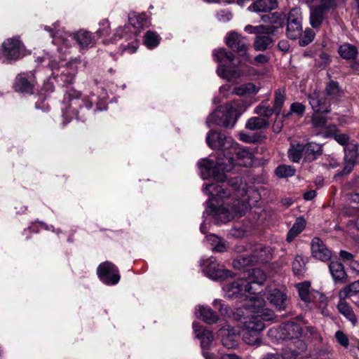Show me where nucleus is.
I'll return each instance as SVG.
<instances>
[{"label": "nucleus", "mask_w": 359, "mask_h": 359, "mask_svg": "<svg viewBox=\"0 0 359 359\" xmlns=\"http://www.w3.org/2000/svg\"><path fill=\"white\" fill-rule=\"evenodd\" d=\"M233 192L221 185L210 184L205 187V192L212 196L208 201L207 212L209 215L225 222L234 217H241L245 212V204L239 198L246 195V184L241 177L230 179L228 182Z\"/></svg>", "instance_id": "obj_1"}, {"label": "nucleus", "mask_w": 359, "mask_h": 359, "mask_svg": "<svg viewBox=\"0 0 359 359\" xmlns=\"http://www.w3.org/2000/svg\"><path fill=\"white\" fill-rule=\"evenodd\" d=\"M235 154L236 157L240 160H246L245 163L246 165L248 163L250 164L252 162V154L247 148H241L238 147L236 143V148L229 149L228 151V156L225 159L219 158L217 162L208 158L201 159L198 165L201 169L202 175L204 177H212L217 182H224L226 177L224 172L231 171L234 166V158L232 154Z\"/></svg>", "instance_id": "obj_2"}, {"label": "nucleus", "mask_w": 359, "mask_h": 359, "mask_svg": "<svg viewBox=\"0 0 359 359\" xmlns=\"http://www.w3.org/2000/svg\"><path fill=\"white\" fill-rule=\"evenodd\" d=\"M266 280V274L259 269H252L248 279L241 278L226 285L224 290L229 297L245 296L246 293L259 294V290Z\"/></svg>", "instance_id": "obj_3"}, {"label": "nucleus", "mask_w": 359, "mask_h": 359, "mask_svg": "<svg viewBox=\"0 0 359 359\" xmlns=\"http://www.w3.org/2000/svg\"><path fill=\"white\" fill-rule=\"evenodd\" d=\"M241 100H234L212 112L207 118V124L217 125L224 128H232L238 116V108L241 107Z\"/></svg>", "instance_id": "obj_4"}, {"label": "nucleus", "mask_w": 359, "mask_h": 359, "mask_svg": "<svg viewBox=\"0 0 359 359\" xmlns=\"http://www.w3.org/2000/svg\"><path fill=\"white\" fill-rule=\"evenodd\" d=\"M254 307H257L253 310L256 315L253 316L248 321L245 322V328L253 332H260L264 329V320H270L272 319L273 313L271 310L266 309L265 302L263 299L256 297L253 304Z\"/></svg>", "instance_id": "obj_5"}, {"label": "nucleus", "mask_w": 359, "mask_h": 359, "mask_svg": "<svg viewBox=\"0 0 359 359\" xmlns=\"http://www.w3.org/2000/svg\"><path fill=\"white\" fill-rule=\"evenodd\" d=\"M337 7V0H321L310 9V25L314 29H319L327 18V13Z\"/></svg>", "instance_id": "obj_6"}, {"label": "nucleus", "mask_w": 359, "mask_h": 359, "mask_svg": "<svg viewBox=\"0 0 359 359\" xmlns=\"http://www.w3.org/2000/svg\"><path fill=\"white\" fill-rule=\"evenodd\" d=\"M25 46L18 37L7 39L1 45V55L7 61H16L23 57Z\"/></svg>", "instance_id": "obj_7"}, {"label": "nucleus", "mask_w": 359, "mask_h": 359, "mask_svg": "<svg viewBox=\"0 0 359 359\" xmlns=\"http://www.w3.org/2000/svg\"><path fill=\"white\" fill-rule=\"evenodd\" d=\"M302 14L300 8H294L290 11L287 15L286 35L292 39L296 40L303 33Z\"/></svg>", "instance_id": "obj_8"}, {"label": "nucleus", "mask_w": 359, "mask_h": 359, "mask_svg": "<svg viewBox=\"0 0 359 359\" xmlns=\"http://www.w3.org/2000/svg\"><path fill=\"white\" fill-rule=\"evenodd\" d=\"M206 142L212 149L229 151L236 147V142L230 136L217 130H210L206 136Z\"/></svg>", "instance_id": "obj_9"}, {"label": "nucleus", "mask_w": 359, "mask_h": 359, "mask_svg": "<svg viewBox=\"0 0 359 359\" xmlns=\"http://www.w3.org/2000/svg\"><path fill=\"white\" fill-rule=\"evenodd\" d=\"M201 266L203 273L214 280H224L232 276L231 271L226 269L213 258L203 260Z\"/></svg>", "instance_id": "obj_10"}, {"label": "nucleus", "mask_w": 359, "mask_h": 359, "mask_svg": "<svg viewBox=\"0 0 359 359\" xmlns=\"http://www.w3.org/2000/svg\"><path fill=\"white\" fill-rule=\"evenodd\" d=\"M226 45L236 52L244 60L252 62L248 53V43L247 39L237 32H231L226 38Z\"/></svg>", "instance_id": "obj_11"}, {"label": "nucleus", "mask_w": 359, "mask_h": 359, "mask_svg": "<svg viewBox=\"0 0 359 359\" xmlns=\"http://www.w3.org/2000/svg\"><path fill=\"white\" fill-rule=\"evenodd\" d=\"M99 278L106 285H116L121 278L118 268L111 262L100 264L97 269Z\"/></svg>", "instance_id": "obj_12"}, {"label": "nucleus", "mask_w": 359, "mask_h": 359, "mask_svg": "<svg viewBox=\"0 0 359 359\" xmlns=\"http://www.w3.org/2000/svg\"><path fill=\"white\" fill-rule=\"evenodd\" d=\"M309 102L314 112L318 114H328L331 111L330 100L319 93L313 92L308 95Z\"/></svg>", "instance_id": "obj_13"}, {"label": "nucleus", "mask_w": 359, "mask_h": 359, "mask_svg": "<svg viewBox=\"0 0 359 359\" xmlns=\"http://www.w3.org/2000/svg\"><path fill=\"white\" fill-rule=\"evenodd\" d=\"M217 336L221 339L222 344L227 348L237 346L239 330L229 325H226L218 330Z\"/></svg>", "instance_id": "obj_14"}, {"label": "nucleus", "mask_w": 359, "mask_h": 359, "mask_svg": "<svg viewBox=\"0 0 359 359\" xmlns=\"http://www.w3.org/2000/svg\"><path fill=\"white\" fill-rule=\"evenodd\" d=\"M312 255L323 262H327L332 257L331 251L326 247L323 241L318 237L313 238L311 243Z\"/></svg>", "instance_id": "obj_15"}, {"label": "nucleus", "mask_w": 359, "mask_h": 359, "mask_svg": "<svg viewBox=\"0 0 359 359\" xmlns=\"http://www.w3.org/2000/svg\"><path fill=\"white\" fill-rule=\"evenodd\" d=\"M13 88L15 91L20 93L32 94L34 88L33 80L26 73L19 74L15 79Z\"/></svg>", "instance_id": "obj_16"}, {"label": "nucleus", "mask_w": 359, "mask_h": 359, "mask_svg": "<svg viewBox=\"0 0 359 359\" xmlns=\"http://www.w3.org/2000/svg\"><path fill=\"white\" fill-rule=\"evenodd\" d=\"M257 250L262 251V248L258 246L254 254L246 253L241 255L233 259L232 265L234 269H242L245 266L253 265L255 263L259 262V255Z\"/></svg>", "instance_id": "obj_17"}, {"label": "nucleus", "mask_w": 359, "mask_h": 359, "mask_svg": "<svg viewBox=\"0 0 359 359\" xmlns=\"http://www.w3.org/2000/svg\"><path fill=\"white\" fill-rule=\"evenodd\" d=\"M65 96L66 99L71 102L70 107L76 104L81 106V102H82L87 109H90L93 102H95L94 94H91L88 98L80 100L81 93L75 90H69Z\"/></svg>", "instance_id": "obj_18"}, {"label": "nucleus", "mask_w": 359, "mask_h": 359, "mask_svg": "<svg viewBox=\"0 0 359 359\" xmlns=\"http://www.w3.org/2000/svg\"><path fill=\"white\" fill-rule=\"evenodd\" d=\"M267 299L279 311H283L287 307V295L279 289L275 288L272 290L269 294Z\"/></svg>", "instance_id": "obj_19"}, {"label": "nucleus", "mask_w": 359, "mask_h": 359, "mask_svg": "<svg viewBox=\"0 0 359 359\" xmlns=\"http://www.w3.org/2000/svg\"><path fill=\"white\" fill-rule=\"evenodd\" d=\"M281 336L285 339L299 338L302 334L300 326L294 323L288 322L280 327Z\"/></svg>", "instance_id": "obj_20"}, {"label": "nucleus", "mask_w": 359, "mask_h": 359, "mask_svg": "<svg viewBox=\"0 0 359 359\" xmlns=\"http://www.w3.org/2000/svg\"><path fill=\"white\" fill-rule=\"evenodd\" d=\"M329 269L335 283H344L346 281L347 274L341 262L332 261L329 265Z\"/></svg>", "instance_id": "obj_21"}, {"label": "nucleus", "mask_w": 359, "mask_h": 359, "mask_svg": "<svg viewBox=\"0 0 359 359\" xmlns=\"http://www.w3.org/2000/svg\"><path fill=\"white\" fill-rule=\"evenodd\" d=\"M322 151L321 145L315 142H309L304 145V159L305 161L311 162L320 156Z\"/></svg>", "instance_id": "obj_22"}, {"label": "nucleus", "mask_w": 359, "mask_h": 359, "mask_svg": "<svg viewBox=\"0 0 359 359\" xmlns=\"http://www.w3.org/2000/svg\"><path fill=\"white\" fill-rule=\"evenodd\" d=\"M73 39L82 48L92 47L95 44L92 34L86 30H79L74 34Z\"/></svg>", "instance_id": "obj_23"}, {"label": "nucleus", "mask_w": 359, "mask_h": 359, "mask_svg": "<svg viewBox=\"0 0 359 359\" xmlns=\"http://www.w3.org/2000/svg\"><path fill=\"white\" fill-rule=\"evenodd\" d=\"M196 336L201 340L203 350L209 349L213 341V334L210 330L206 329L195 330Z\"/></svg>", "instance_id": "obj_24"}, {"label": "nucleus", "mask_w": 359, "mask_h": 359, "mask_svg": "<svg viewBox=\"0 0 359 359\" xmlns=\"http://www.w3.org/2000/svg\"><path fill=\"white\" fill-rule=\"evenodd\" d=\"M278 6L277 0H257L252 5L255 12H270Z\"/></svg>", "instance_id": "obj_25"}, {"label": "nucleus", "mask_w": 359, "mask_h": 359, "mask_svg": "<svg viewBox=\"0 0 359 359\" xmlns=\"http://www.w3.org/2000/svg\"><path fill=\"white\" fill-rule=\"evenodd\" d=\"M306 220L303 217H298L287 234V241L290 243L305 228Z\"/></svg>", "instance_id": "obj_26"}, {"label": "nucleus", "mask_w": 359, "mask_h": 359, "mask_svg": "<svg viewBox=\"0 0 359 359\" xmlns=\"http://www.w3.org/2000/svg\"><path fill=\"white\" fill-rule=\"evenodd\" d=\"M299 296L305 302H311L316 296L310 292L311 284L309 282H304L296 285Z\"/></svg>", "instance_id": "obj_27"}, {"label": "nucleus", "mask_w": 359, "mask_h": 359, "mask_svg": "<svg viewBox=\"0 0 359 359\" xmlns=\"http://www.w3.org/2000/svg\"><path fill=\"white\" fill-rule=\"evenodd\" d=\"M341 93V90L337 81L331 80L326 84L325 88V96L327 97L330 102L332 100L337 99L340 96Z\"/></svg>", "instance_id": "obj_28"}, {"label": "nucleus", "mask_w": 359, "mask_h": 359, "mask_svg": "<svg viewBox=\"0 0 359 359\" xmlns=\"http://www.w3.org/2000/svg\"><path fill=\"white\" fill-rule=\"evenodd\" d=\"M198 317L206 323H215L218 320L217 316L209 307L199 306L198 309Z\"/></svg>", "instance_id": "obj_29"}, {"label": "nucleus", "mask_w": 359, "mask_h": 359, "mask_svg": "<svg viewBox=\"0 0 359 359\" xmlns=\"http://www.w3.org/2000/svg\"><path fill=\"white\" fill-rule=\"evenodd\" d=\"M218 74L229 81L238 79L241 76V72L238 69H231L225 65H221L217 69Z\"/></svg>", "instance_id": "obj_30"}, {"label": "nucleus", "mask_w": 359, "mask_h": 359, "mask_svg": "<svg viewBox=\"0 0 359 359\" xmlns=\"http://www.w3.org/2000/svg\"><path fill=\"white\" fill-rule=\"evenodd\" d=\"M262 20L264 22H269L272 27H274V30H276L283 27L284 25V19L281 15L278 13H272L267 15H264L262 17Z\"/></svg>", "instance_id": "obj_31"}, {"label": "nucleus", "mask_w": 359, "mask_h": 359, "mask_svg": "<svg viewBox=\"0 0 359 359\" xmlns=\"http://www.w3.org/2000/svg\"><path fill=\"white\" fill-rule=\"evenodd\" d=\"M273 40L267 35L257 36L254 42V48L257 51H264L272 46Z\"/></svg>", "instance_id": "obj_32"}, {"label": "nucleus", "mask_w": 359, "mask_h": 359, "mask_svg": "<svg viewBox=\"0 0 359 359\" xmlns=\"http://www.w3.org/2000/svg\"><path fill=\"white\" fill-rule=\"evenodd\" d=\"M339 53L341 57L346 60H353L357 57V48L349 43H344L339 48Z\"/></svg>", "instance_id": "obj_33"}, {"label": "nucleus", "mask_w": 359, "mask_h": 359, "mask_svg": "<svg viewBox=\"0 0 359 359\" xmlns=\"http://www.w3.org/2000/svg\"><path fill=\"white\" fill-rule=\"evenodd\" d=\"M269 126V121L262 117H252L248 119L245 124L246 128L251 130L263 129Z\"/></svg>", "instance_id": "obj_34"}, {"label": "nucleus", "mask_w": 359, "mask_h": 359, "mask_svg": "<svg viewBox=\"0 0 359 359\" xmlns=\"http://www.w3.org/2000/svg\"><path fill=\"white\" fill-rule=\"evenodd\" d=\"M337 309L339 312L351 322L353 325L357 323V318L353 309L346 302H340L337 306Z\"/></svg>", "instance_id": "obj_35"}, {"label": "nucleus", "mask_w": 359, "mask_h": 359, "mask_svg": "<svg viewBox=\"0 0 359 359\" xmlns=\"http://www.w3.org/2000/svg\"><path fill=\"white\" fill-rule=\"evenodd\" d=\"M258 88H257L252 83H247L234 88L233 93L239 96H243L249 94H256L258 92Z\"/></svg>", "instance_id": "obj_36"}, {"label": "nucleus", "mask_w": 359, "mask_h": 359, "mask_svg": "<svg viewBox=\"0 0 359 359\" xmlns=\"http://www.w3.org/2000/svg\"><path fill=\"white\" fill-rule=\"evenodd\" d=\"M285 101V90L278 88L274 93V101L273 109L275 111V114L279 115L281 111L283 105Z\"/></svg>", "instance_id": "obj_37"}, {"label": "nucleus", "mask_w": 359, "mask_h": 359, "mask_svg": "<svg viewBox=\"0 0 359 359\" xmlns=\"http://www.w3.org/2000/svg\"><path fill=\"white\" fill-rule=\"evenodd\" d=\"M345 151V161H350L354 163L359 161L358 147L357 144L349 143L347 144L344 149Z\"/></svg>", "instance_id": "obj_38"}, {"label": "nucleus", "mask_w": 359, "mask_h": 359, "mask_svg": "<svg viewBox=\"0 0 359 359\" xmlns=\"http://www.w3.org/2000/svg\"><path fill=\"white\" fill-rule=\"evenodd\" d=\"M288 157L291 161L298 163L304 157V144H292L288 151Z\"/></svg>", "instance_id": "obj_39"}, {"label": "nucleus", "mask_w": 359, "mask_h": 359, "mask_svg": "<svg viewBox=\"0 0 359 359\" xmlns=\"http://www.w3.org/2000/svg\"><path fill=\"white\" fill-rule=\"evenodd\" d=\"M214 59L217 62L229 61L232 62L234 60L235 56L233 53L227 52L224 48H220L215 50L213 53Z\"/></svg>", "instance_id": "obj_40"}, {"label": "nucleus", "mask_w": 359, "mask_h": 359, "mask_svg": "<svg viewBox=\"0 0 359 359\" xmlns=\"http://www.w3.org/2000/svg\"><path fill=\"white\" fill-rule=\"evenodd\" d=\"M275 173L280 178L288 177L294 175L295 169L291 165H280L276 168Z\"/></svg>", "instance_id": "obj_41"}, {"label": "nucleus", "mask_w": 359, "mask_h": 359, "mask_svg": "<svg viewBox=\"0 0 359 359\" xmlns=\"http://www.w3.org/2000/svg\"><path fill=\"white\" fill-rule=\"evenodd\" d=\"M243 339L244 341L249 345L257 344L260 342V334L258 332H250L244 329L243 334Z\"/></svg>", "instance_id": "obj_42"}, {"label": "nucleus", "mask_w": 359, "mask_h": 359, "mask_svg": "<svg viewBox=\"0 0 359 359\" xmlns=\"http://www.w3.org/2000/svg\"><path fill=\"white\" fill-rule=\"evenodd\" d=\"M315 32L311 28H306L304 34L302 33V36L299 38V44L300 46H306L310 43H311L315 37Z\"/></svg>", "instance_id": "obj_43"}, {"label": "nucleus", "mask_w": 359, "mask_h": 359, "mask_svg": "<svg viewBox=\"0 0 359 359\" xmlns=\"http://www.w3.org/2000/svg\"><path fill=\"white\" fill-rule=\"evenodd\" d=\"M159 41L160 37L157 34L151 31L146 32L144 35V43L149 48H152L156 47L159 43Z\"/></svg>", "instance_id": "obj_44"}, {"label": "nucleus", "mask_w": 359, "mask_h": 359, "mask_svg": "<svg viewBox=\"0 0 359 359\" xmlns=\"http://www.w3.org/2000/svg\"><path fill=\"white\" fill-rule=\"evenodd\" d=\"M255 112L262 118L268 119L273 113H275V111L273 108H271L269 106L259 104L255 108Z\"/></svg>", "instance_id": "obj_45"}, {"label": "nucleus", "mask_w": 359, "mask_h": 359, "mask_svg": "<svg viewBox=\"0 0 359 359\" xmlns=\"http://www.w3.org/2000/svg\"><path fill=\"white\" fill-rule=\"evenodd\" d=\"M359 292V280L354 281L346 286L341 291L345 297H351Z\"/></svg>", "instance_id": "obj_46"}, {"label": "nucleus", "mask_w": 359, "mask_h": 359, "mask_svg": "<svg viewBox=\"0 0 359 359\" xmlns=\"http://www.w3.org/2000/svg\"><path fill=\"white\" fill-rule=\"evenodd\" d=\"M99 29L97 30L96 34L100 38L109 36L110 33V25L108 20L104 19L99 23Z\"/></svg>", "instance_id": "obj_47"}, {"label": "nucleus", "mask_w": 359, "mask_h": 359, "mask_svg": "<svg viewBox=\"0 0 359 359\" xmlns=\"http://www.w3.org/2000/svg\"><path fill=\"white\" fill-rule=\"evenodd\" d=\"M306 263L302 257H295L294 261L292 262V270L295 274H301L303 272Z\"/></svg>", "instance_id": "obj_48"}, {"label": "nucleus", "mask_w": 359, "mask_h": 359, "mask_svg": "<svg viewBox=\"0 0 359 359\" xmlns=\"http://www.w3.org/2000/svg\"><path fill=\"white\" fill-rule=\"evenodd\" d=\"M305 106L300 102H293L290 106V110L285 116H288L292 114H297V115L302 116L305 111Z\"/></svg>", "instance_id": "obj_49"}, {"label": "nucleus", "mask_w": 359, "mask_h": 359, "mask_svg": "<svg viewBox=\"0 0 359 359\" xmlns=\"http://www.w3.org/2000/svg\"><path fill=\"white\" fill-rule=\"evenodd\" d=\"M253 32L257 34H273L276 33L274 27L271 25H259L253 27Z\"/></svg>", "instance_id": "obj_50"}, {"label": "nucleus", "mask_w": 359, "mask_h": 359, "mask_svg": "<svg viewBox=\"0 0 359 359\" xmlns=\"http://www.w3.org/2000/svg\"><path fill=\"white\" fill-rule=\"evenodd\" d=\"M312 124L316 128H323L327 123V118L323 116L314 114L312 118Z\"/></svg>", "instance_id": "obj_51"}, {"label": "nucleus", "mask_w": 359, "mask_h": 359, "mask_svg": "<svg viewBox=\"0 0 359 359\" xmlns=\"http://www.w3.org/2000/svg\"><path fill=\"white\" fill-rule=\"evenodd\" d=\"M335 337L339 344L344 347H347L349 344V341L346 335L340 330H338L335 333Z\"/></svg>", "instance_id": "obj_52"}, {"label": "nucleus", "mask_w": 359, "mask_h": 359, "mask_svg": "<svg viewBox=\"0 0 359 359\" xmlns=\"http://www.w3.org/2000/svg\"><path fill=\"white\" fill-rule=\"evenodd\" d=\"M128 20L130 24L135 28L139 29L143 26L142 22V18L141 16L129 15Z\"/></svg>", "instance_id": "obj_53"}, {"label": "nucleus", "mask_w": 359, "mask_h": 359, "mask_svg": "<svg viewBox=\"0 0 359 359\" xmlns=\"http://www.w3.org/2000/svg\"><path fill=\"white\" fill-rule=\"evenodd\" d=\"M124 32V29L123 27H118L116 29V32L114 34V36L111 39H107L104 41V44H109L114 43L116 40L122 38L123 33Z\"/></svg>", "instance_id": "obj_54"}, {"label": "nucleus", "mask_w": 359, "mask_h": 359, "mask_svg": "<svg viewBox=\"0 0 359 359\" xmlns=\"http://www.w3.org/2000/svg\"><path fill=\"white\" fill-rule=\"evenodd\" d=\"M282 359H297L298 354L295 351L290 348L285 349L280 355Z\"/></svg>", "instance_id": "obj_55"}, {"label": "nucleus", "mask_w": 359, "mask_h": 359, "mask_svg": "<svg viewBox=\"0 0 359 359\" xmlns=\"http://www.w3.org/2000/svg\"><path fill=\"white\" fill-rule=\"evenodd\" d=\"M217 18L221 22H228L231 19V13L227 11H220L217 13Z\"/></svg>", "instance_id": "obj_56"}, {"label": "nucleus", "mask_w": 359, "mask_h": 359, "mask_svg": "<svg viewBox=\"0 0 359 359\" xmlns=\"http://www.w3.org/2000/svg\"><path fill=\"white\" fill-rule=\"evenodd\" d=\"M355 163H354V162H352L350 161H345L344 167L341 174V175L349 174L352 171Z\"/></svg>", "instance_id": "obj_57"}, {"label": "nucleus", "mask_w": 359, "mask_h": 359, "mask_svg": "<svg viewBox=\"0 0 359 359\" xmlns=\"http://www.w3.org/2000/svg\"><path fill=\"white\" fill-rule=\"evenodd\" d=\"M269 61L268 57L264 54H259L255 57L254 65H257L259 64H265Z\"/></svg>", "instance_id": "obj_58"}, {"label": "nucleus", "mask_w": 359, "mask_h": 359, "mask_svg": "<svg viewBox=\"0 0 359 359\" xmlns=\"http://www.w3.org/2000/svg\"><path fill=\"white\" fill-rule=\"evenodd\" d=\"M336 141L341 145H345L348 143V136L346 134H337L335 135Z\"/></svg>", "instance_id": "obj_59"}, {"label": "nucleus", "mask_w": 359, "mask_h": 359, "mask_svg": "<svg viewBox=\"0 0 359 359\" xmlns=\"http://www.w3.org/2000/svg\"><path fill=\"white\" fill-rule=\"evenodd\" d=\"M339 256L344 262H351V261L353 260V255L345 250H341L339 252Z\"/></svg>", "instance_id": "obj_60"}, {"label": "nucleus", "mask_w": 359, "mask_h": 359, "mask_svg": "<svg viewBox=\"0 0 359 359\" xmlns=\"http://www.w3.org/2000/svg\"><path fill=\"white\" fill-rule=\"evenodd\" d=\"M137 42L133 41L128 43L124 48V51H128L130 53H134L137 49Z\"/></svg>", "instance_id": "obj_61"}, {"label": "nucleus", "mask_w": 359, "mask_h": 359, "mask_svg": "<svg viewBox=\"0 0 359 359\" xmlns=\"http://www.w3.org/2000/svg\"><path fill=\"white\" fill-rule=\"evenodd\" d=\"M351 269L359 274V262L355 259L349 262Z\"/></svg>", "instance_id": "obj_62"}, {"label": "nucleus", "mask_w": 359, "mask_h": 359, "mask_svg": "<svg viewBox=\"0 0 359 359\" xmlns=\"http://www.w3.org/2000/svg\"><path fill=\"white\" fill-rule=\"evenodd\" d=\"M220 359H241L236 354L226 353L220 356Z\"/></svg>", "instance_id": "obj_63"}, {"label": "nucleus", "mask_w": 359, "mask_h": 359, "mask_svg": "<svg viewBox=\"0 0 359 359\" xmlns=\"http://www.w3.org/2000/svg\"><path fill=\"white\" fill-rule=\"evenodd\" d=\"M263 359H282V358L278 353H267Z\"/></svg>", "instance_id": "obj_64"}]
</instances>
